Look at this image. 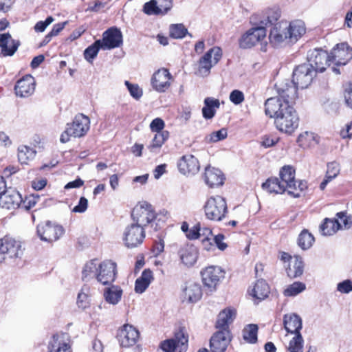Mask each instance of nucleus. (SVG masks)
Segmentation results:
<instances>
[{"mask_svg": "<svg viewBox=\"0 0 352 352\" xmlns=\"http://www.w3.org/2000/svg\"><path fill=\"white\" fill-rule=\"evenodd\" d=\"M267 116L274 118L278 130L292 134L298 126L299 118L293 105L282 103L278 98H270L265 102Z\"/></svg>", "mask_w": 352, "mask_h": 352, "instance_id": "nucleus-1", "label": "nucleus"}, {"mask_svg": "<svg viewBox=\"0 0 352 352\" xmlns=\"http://www.w3.org/2000/svg\"><path fill=\"white\" fill-rule=\"evenodd\" d=\"M89 126V118L83 114H78L72 123L67 124L65 131L60 135V141L66 143L69 141L70 137L81 138L87 133Z\"/></svg>", "mask_w": 352, "mask_h": 352, "instance_id": "nucleus-2", "label": "nucleus"}, {"mask_svg": "<svg viewBox=\"0 0 352 352\" xmlns=\"http://www.w3.org/2000/svg\"><path fill=\"white\" fill-rule=\"evenodd\" d=\"M280 182L285 184L288 194L294 197H299L300 193L307 188V182L295 180V170L292 166H285L280 171Z\"/></svg>", "mask_w": 352, "mask_h": 352, "instance_id": "nucleus-3", "label": "nucleus"}, {"mask_svg": "<svg viewBox=\"0 0 352 352\" xmlns=\"http://www.w3.org/2000/svg\"><path fill=\"white\" fill-rule=\"evenodd\" d=\"M204 210L208 219L221 221L228 212L226 199L221 196L210 197L204 206Z\"/></svg>", "mask_w": 352, "mask_h": 352, "instance_id": "nucleus-4", "label": "nucleus"}, {"mask_svg": "<svg viewBox=\"0 0 352 352\" xmlns=\"http://www.w3.org/2000/svg\"><path fill=\"white\" fill-rule=\"evenodd\" d=\"M222 57L221 49L214 47L203 55L198 62V67L195 74L201 77H206L210 73L211 68L217 64Z\"/></svg>", "mask_w": 352, "mask_h": 352, "instance_id": "nucleus-5", "label": "nucleus"}, {"mask_svg": "<svg viewBox=\"0 0 352 352\" xmlns=\"http://www.w3.org/2000/svg\"><path fill=\"white\" fill-rule=\"evenodd\" d=\"M131 217L133 223L144 228L149 223H152L156 216L153 207L147 202H143L136 205L132 212Z\"/></svg>", "mask_w": 352, "mask_h": 352, "instance_id": "nucleus-6", "label": "nucleus"}, {"mask_svg": "<svg viewBox=\"0 0 352 352\" xmlns=\"http://www.w3.org/2000/svg\"><path fill=\"white\" fill-rule=\"evenodd\" d=\"M224 270L219 266L211 265L201 271L203 284L212 292L225 277Z\"/></svg>", "mask_w": 352, "mask_h": 352, "instance_id": "nucleus-7", "label": "nucleus"}, {"mask_svg": "<svg viewBox=\"0 0 352 352\" xmlns=\"http://www.w3.org/2000/svg\"><path fill=\"white\" fill-rule=\"evenodd\" d=\"M308 65L317 73L323 72L330 65L331 59L330 54L322 49L309 50L307 54Z\"/></svg>", "mask_w": 352, "mask_h": 352, "instance_id": "nucleus-8", "label": "nucleus"}, {"mask_svg": "<svg viewBox=\"0 0 352 352\" xmlns=\"http://www.w3.org/2000/svg\"><path fill=\"white\" fill-rule=\"evenodd\" d=\"M276 92L278 95L276 98L281 100L282 103H287L293 105L298 97L297 89L299 88L292 81L286 79L275 85Z\"/></svg>", "mask_w": 352, "mask_h": 352, "instance_id": "nucleus-9", "label": "nucleus"}, {"mask_svg": "<svg viewBox=\"0 0 352 352\" xmlns=\"http://www.w3.org/2000/svg\"><path fill=\"white\" fill-rule=\"evenodd\" d=\"M145 238L144 228L132 223L126 227L123 233V241L129 248H133L140 245Z\"/></svg>", "mask_w": 352, "mask_h": 352, "instance_id": "nucleus-10", "label": "nucleus"}, {"mask_svg": "<svg viewBox=\"0 0 352 352\" xmlns=\"http://www.w3.org/2000/svg\"><path fill=\"white\" fill-rule=\"evenodd\" d=\"M316 72L308 64L298 66L293 72L292 81L300 89H305L311 83Z\"/></svg>", "mask_w": 352, "mask_h": 352, "instance_id": "nucleus-11", "label": "nucleus"}, {"mask_svg": "<svg viewBox=\"0 0 352 352\" xmlns=\"http://www.w3.org/2000/svg\"><path fill=\"white\" fill-rule=\"evenodd\" d=\"M37 234L41 240L52 242L58 240L64 233V229L61 226L46 221L37 226Z\"/></svg>", "mask_w": 352, "mask_h": 352, "instance_id": "nucleus-12", "label": "nucleus"}, {"mask_svg": "<svg viewBox=\"0 0 352 352\" xmlns=\"http://www.w3.org/2000/svg\"><path fill=\"white\" fill-rule=\"evenodd\" d=\"M98 282L102 285L111 284L116 279V263L106 260L98 265Z\"/></svg>", "mask_w": 352, "mask_h": 352, "instance_id": "nucleus-13", "label": "nucleus"}, {"mask_svg": "<svg viewBox=\"0 0 352 352\" xmlns=\"http://www.w3.org/2000/svg\"><path fill=\"white\" fill-rule=\"evenodd\" d=\"M266 36L264 26L252 28L244 34L240 39L239 45L242 48H250L263 40Z\"/></svg>", "mask_w": 352, "mask_h": 352, "instance_id": "nucleus-14", "label": "nucleus"}, {"mask_svg": "<svg viewBox=\"0 0 352 352\" xmlns=\"http://www.w3.org/2000/svg\"><path fill=\"white\" fill-rule=\"evenodd\" d=\"M171 78V74L167 69H159L151 78L152 87L157 92L164 93L170 87Z\"/></svg>", "mask_w": 352, "mask_h": 352, "instance_id": "nucleus-15", "label": "nucleus"}, {"mask_svg": "<svg viewBox=\"0 0 352 352\" xmlns=\"http://www.w3.org/2000/svg\"><path fill=\"white\" fill-rule=\"evenodd\" d=\"M231 340L228 329H221L213 334L210 340V347L212 352H224Z\"/></svg>", "mask_w": 352, "mask_h": 352, "instance_id": "nucleus-16", "label": "nucleus"}, {"mask_svg": "<svg viewBox=\"0 0 352 352\" xmlns=\"http://www.w3.org/2000/svg\"><path fill=\"white\" fill-rule=\"evenodd\" d=\"M330 57L335 65H345L352 58V49L345 43L338 44L332 50Z\"/></svg>", "mask_w": 352, "mask_h": 352, "instance_id": "nucleus-17", "label": "nucleus"}, {"mask_svg": "<svg viewBox=\"0 0 352 352\" xmlns=\"http://www.w3.org/2000/svg\"><path fill=\"white\" fill-rule=\"evenodd\" d=\"M101 41L103 50L118 47L122 44V34L118 28H110L104 32Z\"/></svg>", "mask_w": 352, "mask_h": 352, "instance_id": "nucleus-18", "label": "nucleus"}, {"mask_svg": "<svg viewBox=\"0 0 352 352\" xmlns=\"http://www.w3.org/2000/svg\"><path fill=\"white\" fill-rule=\"evenodd\" d=\"M188 336L182 329L175 333L174 338L167 339L160 343V349L165 352H175L177 347L181 346L182 349H186Z\"/></svg>", "mask_w": 352, "mask_h": 352, "instance_id": "nucleus-19", "label": "nucleus"}, {"mask_svg": "<svg viewBox=\"0 0 352 352\" xmlns=\"http://www.w3.org/2000/svg\"><path fill=\"white\" fill-rule=\"evenodd\" d=\"M22 204V197L19 191L13 188H8L0 196V206L8 210L19 208Z\"/></svg>", "mask_w": 352, "mask_h": 352, "instance_id": "nucleus-20", "label": "nucleus"}, {"mask_svg": "<svg viewBox=\"0 0 352 352\" xmlns=\"http://www.w3.org/2000/svg\"><path fill=\"white\" fill-rule=\"evenodd\" d=\"M177 166L181 173L187 175H195L200 168L198 160L190 154L182 156L177 163Z\"/></svg>", "mask_w": 352, "mask_h": 352, "instance_id": "nucleus-21", "label": "nucleus"}, {"mask_svg": "<svg viewBox=\"0 0 352 352\" xmlns=\"http://www.w3.org/2000/svg\"><path fill=\"white\" fill-rule=\"evenodd\" d=\"M269 38L274 46H278L285 41L289 43L287 22L281 21L275 24L270 30Z\"/></svg>", "mask_w": 352, "mask_h": 352, "instance_id": "nucleus-22", "label": "nucleus"}, {"mask_svg": "<svg viewBox=\"0 0 352 352\" xmlns=\"http://www.w3.org/2000/svg\"><path fill=\"white\" fill-rule=\"evenodd\" d=\"M118 337L122 347H130L137 342L139 338V332L133 326L125 324L120 331Z\"/></svg>", "mask_w": 352, "mask_h": 352, "instance_id": "nucleus-23", "label": "nucleus"}, {"mask_svg": "<svg viewBox=\"0 0 352 352\" xmlns=\"http://www.w3.org/2000/svg\"><path fill=\"white\" fill-rule=\"evenodd\" d=\"M35 89V80L31 75H26L19 80L14 86L15 94L21 98L31 96Z\"/></svg>", "mask_w": 352, "mask_h": 352, "instance_id": "nucleus-24", "label": "nucleus"}, {"mask_svg": "<svg viewBox=\"0 0 352 352\" xmlns=\"http://www.w3.org/2000/svg\"><path fill=\"white\" fill-rule=\"evenodd\" d=\"M0 251L10 258L19 257L22 254L20 243L9 236L0 240Z\"/></svg>", "mask_w": 352, "mask_h": 352, "instance_id": "nucleus-25", "label": "nucleus"}, {"mask_svg": "<svg viewBox=\"0 0 352 352\" xmlns=\"http://www.w3.org/2000/svg\"><path fill=\"white\" fill-rule=\"evenodd\" d=\"M19 45L20 42L13 39L9 33L0 34V55L12 56L16 52Z\"/></svg>", "mask_w": 352, "mask_h": 352, "instance_id": "nucleus-26", "label": "nucleus"}, {"mask_svg": "<svg viewBox=\"0 0 352 352\" xmlns=\"http://www.w3.org/2000/svg\"><path fill=\"white\" fill-rule=\"evenodd\" d=\"M178 254L183 264L191 267L197 262L198 258V249L192 244H186L181 247Z\"/></svg>", "mask_w": 352, "mask_h": 352, "instance_id": "nucleus-27", "label": "nucleus"}, {"mask_svg": "<svg viewBox=\"0 0 352 352\" xmlns=\"http://www.w3.org/2000/svg\"><path fill=\"white\" fill-rule=\"evenodd\" d=\"M71 348L67 335L63 333L54 334L48 342V352H60L65 349Z\"/></svg>", "mask_w": 352, "mask_h": 352, "instance_id": "nucleus-28", "label": "nucleus"}, {"mask_svg": "<svg viewBox=\"0 0 352 352\" xmlns=\"http://www.w3.org/2000/svg\"><path fill=\"white\" fill-rule=\"evenodd\" d=\"M204 180L208 186L213 188L222 185L224 177L220 170L208 167L205 170Z\"/></svg>", "mask_w": 352, "mask_h": 352, "instance_id": "nucleus-29", "label": "nucleus"}, {"mask_svg": "<svg viewBox=\"0 0 352 352\" xmlns=\"http://www.w3.org/2000/svg\"><path fill=\"white\" fill-rule=\"evenodd\" d=\"M283 324L285 330L288 333L298 334L300 333L302 329V320L300 317L296 314H285L283 318Z\"/></svg>", "mask_w": 352, "mask_h": 352, "instance_id": "nucleus-30", "label": "nucleus"}, {"mask_svg": "<svg viewBox=\"0 0 352 352\" xmlns=\"http://www.w3.org/2000/svg\"><path fill=\"white\" fill-rule=\"evenodd\" d=\"M185 300L188 302H195L201 299L202 291L199 284L188 282L183 290Z\"/></svg>", "mask_w": 352, "mask_h": 352, "instance_id": "nucleus-31", "label": "nucleus"}, {"mask_svg": "<svg viewBox=\"0 0 352 352\" xmlns=\"http://www.w3.org/2000/svg\"><path fill=\"white\" fill-rule=\"evenodd\" d=\"M289 34V43H295L305 33V27L303 21L297 20L287 25Z\"/></svg>", "mask_w": 352, "mask_h": 352, "instance_id": "nucleus-32", "label": "nucleus"}, {"mask_svg": "<svg viewBox=\"0 0 352 352\" xmlns=\"http://www.w3.org/2000/svg\"><path fill=\"white\" fill-rule=\"evenodd\" d=\"M236 310L234 309L227 308L221 311L219 315L216 322L217 329H228V326L232 322L236 317Z\"/></svg>", "mask_w": 352, "mask_h": 352, "instance_id": "nucleus-33", "label": "nucleus"}, {"mask_svg": "<svg viewBox=\"0 0 352 352\" xmlns=\"http://www.w3.org/2000/svg\"><path fill=\"white\" fill-rule=\"evenodd\" d=\"M341 223L338 219H324L323 223L320 226V230L322 235L331 236L338 230H342Z\"/></svg>", "mask_w": 352, "mask_h": 352, "instance_id": "nucleus-34", "label": "nucleus"}, {"mask_svg": "<svg viewBox=\"0 0 352 352\" xmlns=\"http://www.w3.org/2000/svg\"><path fill=\"white\" fill-rule=\"evenodd\" d=\"M204 107L202 108L203 117L211 119L214 116L216 110L219 108L220 102L218 99L207 97L204 99Z\"/></svg>", "mask_w": 352, "mask_h": 352, "instance_id": "nucleus-35", "label": "nucleus"}, {"mask_svg": "<svg viewBox=\"0 0 352 352\" xmlns=\"http://www.w3.org/2000/svg\"><path fill=\"white\" fill-rule=\"evenodd\" d=\"M122 295V289L116 285H111L104 289L103 296L106 302L113 305L120 302Z\"/></svg>", "mask_w": 352, "mask_h": 352, "instance_id": "nucleus-36", "label": "nucleus"}, {"mask_svg": "<svg viewBox=\"0 0 352 352\" xmlns=\"http://www.w3.org/2000/svg\"><path fill=\"white\" fill-rule=\"evenodd\" d=\"M262 188L270 193L281 194L286 190L285 184L277 177H271L262 184Z\"/></svg>", "mask_w": 352, "mask_h": 352, "instance_id": "nucleus-37", "label": "nucleus"}, {"mask_svg": "<svg viewBox=\"0 0 352 352\" xmlns=\"http://www.w3.org/2000/svg\"><path fill=\"white\" fill-rule=\"evenodd\" d=\"M270 294V287L265 280H258L252 289L250 294L255 298L263 300Z\"/></svg>", "mask_w": 352, "mask_h": 352, "instance_id": "nucleus-38", "label": "nucleus"}, {"mask_svg": "<svg viewBox=\"0 0 352 352\" xmlns=\"http://www.w3.org/2000/svg\"><path fill=\"white\" fill-rule=\"evenodd\" d=\"M98 265L96 260H91L87 262L82 272V278L84 281H88L96 278L98 280Z\"/></svg>", "mask_w": 352, "mask_h": 352, "instance_id": "nucleus-39", "label": "nucleus"}, {"mask_svg": "<svg viewBox=\"0 0 352 352\" xmlns=\"http://www.w3.org/2000/svg\"><path fill=\"white\" fill-rule=\"evenodd\" d=\"M36 151L27 146H21L18 148V159L21 164H28L30 160L34 158Z\"/></svg>", "mask_w": 352, "mask_h": 352, "instance_id": "nucleus-40", "label": "nucleus"}, {"mask_svg": "<svg viewBox=\"0 0 352 352\" xmlns=\"http://www.w3.org/2000/svg\"><path fill=\"white\" fill-rule=\"evenodd\" d=\"M168 136L169 133L167 131L157 133L148 148L151 152H157L168 138Z\"/></svg>", "mask_w": 352, "mask_h": 352, "instance_id": "nucleus-41", "label": "nucleus"}, {"mask_svg": "<svg viewBox=\"0 0 352 352\" xmlns=\"http://www.w3.org/2000/svg\"><path fill=\"white\" fill-rule=\"evenodd\" d=\"M315 239L307 230H303L298 238V246L304 250L309 249L314 244Z\"/></svg>", "mask_w": 352, "mask_h": 352, "instance_id": "nucleus-42", "label": "nucleus"}, {"mask_svg": "<svg viewBox=\"0 0 352 352\" xmlns=\"http://www.w3.org/2000/svg\"><path fill=\"white\" fill-rule=\"evenodd\" d=\"M304 271V263L302 258L296 256L292 266L287 268V274L290 278H296L301 276Z\"/></svg>", "mask_w": 352, "mask_h": 352, "instance_id": "nucleus-43", "label": "nucleus"}, {"mask_svg": "<svg viewBox=\"0 0 352 352\" xmlns=\"http://www.w3.org/2000/svg\"><path fill=\"white\" fill-rule=\"evenodd\" d=\"M100 48L102 49L101 40L96 41L93 44L85 50V59L89 63H92L94 59L97 56Z\"/></svg>", "mask_w": 352, "mask_h": 352, "instance_id": "nucleus-44", "label": "nucleus"}, {"mask_svg": "<svg viewBox=\"0 0 352 352\" xmlns=\"http://www.w3.org/2000/svg\"><path fill=\"white\" fill-rule=\"evenodd\" d=\"M258 326L254 324H248L243 330V338L248 343L257 342Z\"/></svg>", "mask_w": 352, "mask_h": 352, "instance_id": "nucleus-45", "label": "nucleus"}, {"mask_svg": "<svg viewBox=\"0 0 352 352\" xmlns=\"http://www.w3.org/2000/svg\"><path fill=\"white\" fill-rule=\"evenodd\" d=\"M90 303V288L88 285H83L80 292L78 295L77 305L79 308L86 309Z\"/></svg>", "mask_w": 352, "mask_h": 352, "instance_id": "nucleus-46", "label": "nucleus"}, {"mask_svg": "<svg viewBox=\"0 0 352 352\" xmlns=\"http://www.w3.org/2000/svg\"><path fill=\"white\" fill-rule=\"evenodd\" d=\"M280 16V11L278 10H270L267 14V19L260 22L259 26H264L265 30L267 27L275 25L278 23V20Z\"/></svg>", "mask_w": 352, "mask_h": 352, "instance_id": "nucleus-47", "label": "nucleus"}, {"mask_svg": "<svg viewBox=\"0 0 352 352\" xmlns=\"http://www.w3.org/2000/svg\"><path fill=\"white\" fill-rule=\"evenodd\" d=\"M306 289L305 284L302 282H294L289 285L285 290V296H295Z\"/></svg>", "mask_w": 352, "mask_h": 352, "instance_id": "nucleus-48", "label": "nucleus"}, {"mask_svg": "<svg viewBox=\"0 0 352 352\" xmlns=\"http://www.w3.org/2000/svg\"><path fill=\"white\" fill-rule=\"evenodd\" d=\"M303 341L300 333L295 334L289 343L288 351L289 352H303Z\"/></svg>", "mask_w": 352, "mask_h": 352, "instance_id": "nucleus-49", "label": "nucleus"}, {"mask_svg": "<svg viewBox=\"0 0 352 352\" xmlns=\"http://www.w3.org/2000/svg\"><path fill=\"white\" fill-rule=\"evenodd\" d=\"M170 36L173 38H182L187 34L188 30L183 24H173L170 26Z\"/></svg>", "mask_w": 352, "mask_h": 352, "instance_id": "nucleus-50", "label": "nucleus"}, {"mask_svg": "<svg viewBox=\"0 0 352 352\" xmlns=\"http://www.w3.org/2000/svg\"><path fill=\"white\" fill-rule=\"evenodd\" d=\"M315 140L316 136L314 133L308 131H305L300 134L297 139L298 143L302 147L309 146L311 144V142Z\"/></svg>", "mask_w": 352, "mask_h": 352, "instance_id": "nucleus-51", "label": "nucleus"}, {"mask_svg": "<svg viewBox=\"0 0 352 352\" xmlns=\"http://www.w3.org/2000/svg\"><path fill=\"white\" fill-rule=\"evenodd\" d=\"M199 232L201 233V236H205V238L202 240V243L204 245V248L207 250H210V247L212 245L211 236H212V230L208 228L200 226Z\"/></svg>", "mask_w": 352, "mask_h": 352, "instance_id": "nucleus-52", "label": "nucleus"}, {"mask_svg": "<svg viewBox=\"0 0 352 352\" xmlns=\"http://www.w3.org/2000/svg\"><path fill=\"white\" fill-rule=\"evenodd\" d=\"M143 11L148 15H157L161 14L159 7L156 4L155 0H151L150 1L145 3L143 7Z\"/></svg>", "mask_w": 352, "mask_h": 352, "instance_id": "nucleus-53", "label": "nucleus"}, {"mask_svg": "<svg viewBox=\"0 0 352 352\" xmlns=\"http://www.w3.org/2000/svg\"><path fill=\"white\" fill-rule=\"evenodd\" d=\"M228 135L227 129L222 128L217 131L212 132L208 136V142H217L218 141L224 140Z\"/></svg>", "mask_w": 352, "mask_h": 352, "instance_id": "nucleus-54", "label": "nucleus"}, {"mask_svg": "<svg viewBox=\"0 0 352 352\" xmlns=\"http://www.w3.org/2000/svg\"><path fill=\"white\" fill-rule=\"evenodd\" d=\"M125 85L128 88V90L131 96L136 100L140 99L142 96V90L136 84H131L128 81L125 82Z\"/></svg>", "mask_w": 352, "mask_h": 352, "instance_id": "nucleus-55", "label": "nucleus"}, {"mask_svg": "<svg viewBox=\"0 0 352 352\" xmlns=\"http://www.w3.org/2000/svg\"><path fill=\"white\" fill-rule=\"evenodd\" d=\"M338 219H340L342 223V229H349L352 226V220L351 217L346 215V212H340L336 214Z\"/></svg>", "mask_w": 352, "mask_h": 352, "instance_id": "nucleus-56", "label": "nucleus"}, {"mask_svg": "<svg viewBox=\"0 0 352 352\" xmlns=\"http://www.w3.org/2000/svg\"><path fill=\"white\" fill-rule=\"evenodd\" d=\"M156 4L158 6L160 12L162 14H164L169 11L173 6L172 0H155Z\"/></svg>", "mask_w": 352, "mask_h": 352, "instance_id": "nucleus-57", "label": "nucleus"}, {"mask_svg": "<svg viewBox=\"0 0 352 352\" xmlns=\"http://www.w3.org/2000/svg\"><path fill=\"white\" fill-rule=\"evenodd\" d=\"M344 98L346 105L352 109V82H348L345 85Z\"/></svg>", "mask_w": 352, "mask_h": 352, "instance_id": "nucleus-58", "label": "nucleus"}, {"mask_svg": "<svg viewBox=\"0 0 352 352\" xmlns=\"http://www.w3.org/2000/svg\"><path fill=\"white\" fill-rule=\"evenodd\" d=\"M230 100L234 104H239L244 100V94L238 89L233 90L230 94Z\"/></svg>", "mask_w": 352, "mask_h": 352, "instance_id": "nucleus-59", "label": "nucleus"}, {"mask_svg": "<svg viewBox=\"0 0 352 352\" xmlns=\"http://www.w3.org/2000/svg\"><path fill=\"white\" fill-rule=\"evenodd\" d=\"M339 173L340 166L338 163L333 162L327 164V170L326 175L331 176L334 179L338 176Z\"/></svg>", "mask_w": 352, "mask_h": 352, "instance_id": "nucleus-60", "label": "nucleus"}, {"mask_svg": "<svg viewBox=\"0 0 352 352\" xmlns=\"http://www.w3.org/2000/svg\"><path fill=\"white\" fill-rule=\"evenodd\" d=\"M88 206V200L84 197H81L78 204L73 209L72 212L76 213H82L86 211Z\"/></svg>", "mask_w": 352, "mask_h": 352, "instance_id": "nucleus-61", "label": "nucleus"}, {"mask_svg": "<svg viewBox=\"0 0 352 352\" xmlns=\"http://www.w3.org/2000/svg\"><path fill=\"white\" fill-rule=\"evenodd\" d=\"M53 21H54V18L52 16H48L44 21H41L37 22L34 26V30L36 32H42Z\"/></svg>", "mask_w": 352, "mask_h": 352, "instance_id": "nucleus-62", "label": "nucleus"}, {"mask_svg": "<svg viewBox=\"0 0 352 352\" xmlns=\"http://www.w3.org/2000/svg\"><path fill=\"white\" fill-rule=\"evenodd\" d=\"M150 127L152 131L160 133L164 127V122L161 118H155L151 123Z\"/></svg>", "mask_w": 352, "mask_h": 352, "instance_id": "nucleus-63", "label": "nucleus"}, {"mask_svg": "<svg viewBox=\"0 0 352 352\" xmlns=\"http://www.w3.org/2000/svg\"><path fill=\"white\" fill-rule=\"evenodd\" d=\"M337 289L341 293H349L352 291V283L349 280H344L338 284Z\"/></svg>", "mask_w": 352, "mask_h": 352, "instance_id": "nucleus-64", "label": "nucleus"}]
</instances>
